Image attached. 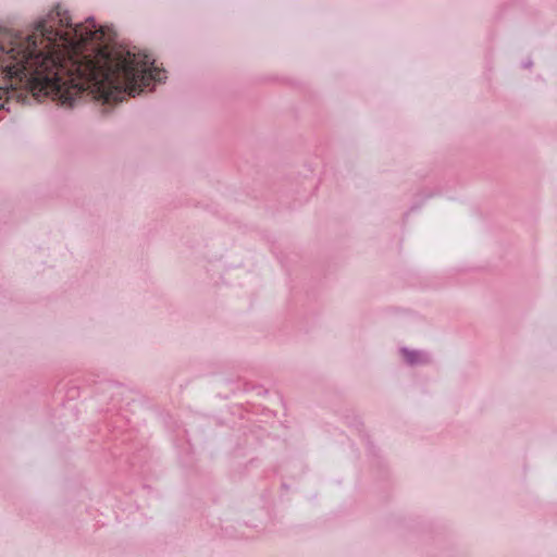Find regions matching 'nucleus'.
Returning <instances> with one entry per match:
<instances>
[{
    "instance_id": "nucleus-1",
    "label": "nucleus",
    "mask_w": 557,
    "mask_h": 557,
    "mask_svg": "<svg viewBox=\"0 0 557 557\" xmlns=\"http://www.w3.org/2000/svg\"><path fill=\"white\" fill-rule=\"evenodd\" d=\"M103 37L92 20L73 25L59 5L25 35L0 28V90H29L37 99L51 97L72 108L89 96L117 103L165 78L143 52L107 47L86 52Z\"/></svg>"
},
{
    "instance_id": "nucleus-2",
    "label": "nucleus",
    "mask_w": 557,
    "mask_h": 557,
    "mask_svg": "<svg viewBox=\"0 0 557 557\" xmlns=\"http://www.w3.org/2000/svg\"><path fill=\"white\" fill-rule=\"evenodd\" d=\"M400 354L405 361L410 366L424 364L430 361V356L424 351L401 348Z\"/></svg>"
}]
</instances>
